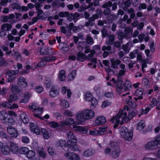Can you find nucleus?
I'll return each mask as SVG.
<instances>
[{
  "mask_svg": "<svg viewBox=\"0 0 160 160\" xmlns=\"http://www.w3.org/2000/svg\"><path fill=\"white\" fill-rule=\"evenodd\" d=\"M135 114L136 111L132 108H129L127 106H125L123 109L119 111L116 116L112 119L111 121L114 123V128H117L119 124L128 122Z\"/></svg>",
  "mask_w": 160,
  "mask_h": 160,
  "instance_id": "f257e3e1",
  "label": "nucleus"
},
{
  "mask_svg": "<svg viewBox=\"0 0 160 160\" xmlns=\"http://www.w3.org/2000/svg\"><path fill=\"white\" fill-rule=\"evenodd\" d=\"M67 134L68 139V144L66 143L65 141L60 140L57 143V146H60L65 151L68 150V148L73 150H76L77 148L76 138L72 132H69Z\"/></svg>",
  "mask_w": 160,
  "mask_h": 160,
  "instance_id": "f03ea898",
  "label": "nucleus"
},
{
  "mask_svg": "<svg viewBox=\"0 0 160 160\" xmlns=\"http://www.w3.org/2000/svg\"><path fill=\"white\" fill-rule=\"evenodd\" d=\"M111 81L112 84L117 86V92L119 94H121L122 92L130 89L131 87V83L129 81H125L123 85H122V80L121 79H119L118 78L117 82L114 78H112Z\"/></svg>",
  "mask_w": 160,
  "mask_h": 160,
  "instance_id": "7ed1b4c3",
  "label": "nucleus"
},
{
  "mask_svg": "<svg viewBox=\"0 0 160 160\" xmlns=\"http://www.w3.org/2000/svg\"><path fill=\"white\" fill-rule=\"evenodd\" d=\"M8 114L4 111L0 112V119L5 120L6 123H8L12 124L14 123V120L13 119L10 118L12 117H16L17 115L16 113L13 111H9L8 112Z\"/></svg>",
  "mask_w": 160,
  "mask_h": 160,
  "instance_id": "20e7f679",
  "label": "nucleus"
},
{
  "mask_svg": "<svg viewBox=\"0 0 160 160\" xmlns=\"http://www.w3.org/2000/svg\"><path fill=\"white\" fill-rule=\"evenodd\" d=\"M119 132L121 137L124 140L130 141L133 136V131L128 129L125 127H122L119 128Z\"/></svg>",
  "mask_w": 160,
  "mask_h": 160,
  "instance_id": "39448f33",
  "label": "nucleus"
},
{
  "mask_svg": "<svg viewBox=\"0 0 160 160\" xmlns=\"http://www.w3.org/2000/svg\"><path fill=\"white\" fill-rule=\"evenodd\" d=\"M52 80L50 78H47L45 80L44 84L48 88H52L49 92V94L50 97L54 98L57 97L59 94V92L56 87L53 86Z\"/></svg>",
  "mask_w": 160,
  "mask_h": 160,
  "instance_id": "423d86ee",
  "label": "nucleus"
},
{
  "mask_svg": "<svg viewBox=\"0 0 160 160\" xmlns=\"http://www.w3.org/2000/svg\"><path fill=\"white\" fill-rule=\"evenodd\" d=\"M94 53L95 51H91L88 56L87 57L84 54L80 52L77 54V59L81 61H82L84 60H89L95 64L97 62V59L95 58H92Z\"/></svg>",
  "mask_w": 160,
  "mask_h": 160,
  "instance_id": "0eeeda50",
  "label": "nucleus"
},
{
  "mask_svg": "<svg viewBox=\"0 0 160 160\" xmlns=\"http://www.w3.org/2000/svg\"><path fill=\"white\" fill-rule=\"evenodd\" d=\"M29 108L34 112V116L41 119L43 120V118L40 116L43 110L42 108H39L35 104H32L29 105Z\"/></svg>",
  "mask_w": 160,
  "mask_h": 160,
  "instance_id": "6e6552de",
  "label": "nucleus"
},
{
  "mask_svg": "<svg viewBox=\"0 0 160 160\" xmlns=\"http://www.w3.org/2000/svg\"><path fill=\"white\" fill-rule=\"evenodd\" d=\"M55 58L51 56L44 57L42 58L43 61L39 62L38 64L37 63H34L32 66L31 68L32 69H34L38 67H42L46 64V62L47 61H51L55 60Z\"/></svg>",
  "mask_w": 160,
  "mask_h": 160,
  "instance_id": "1a4fd4ad",
  "label": "nucleus"
},
{
  "mask_svg": "<svg viewBox=\"0 0 160 160\" xmlns=\"http://www.w3.org/2000/svg\"><path fill=\"white\" fill-rule=\"evenodd\" d=\"M85 117L83 110L77 112L76 116L77 124H81L84 122L86 120Z\"/></svg>",
  "mask_w": 160,
  "mask_h": 160,
  "instance_id": "9d476101",
  "label": "nucleus"
},
{
  "mask_svg": "<svg viewBox=\"0 0 160 160\" xmlns=\"http://www.w3.org/2000/svg\"><path fill=\"white\" fill-rule=\"evenodd\" d=\"M144 147L147 150H154L159 147L157 142L154 139L147 142Z\"/></svg>",
  "mask_w": 160,
  "mask_h": 160,
  "instance_id": "9b49d317",
  "label": "nucleus"
},
{
  "mask_svg": "<svg viewBox=\"0 0 160 160\" xmlns=\"http://www.w3.org/2000/svg\"><path fill=\"white\" fill-rule=\"evenodd\" d=\"M106 130V128H98L89 131L90 134L92 135H99L103 134Z\"/></svg>",
  "mask_w": 160,
  "mask_h": 160,
  "instance_id": "f8f14e48",
  "label": "nucleus"
},
{
  "mask_svg": "<svg viewBox=\"0 0 160 160\" xmlns=\"http://www.w3.org/2000/svg\"><path fill=\"white\" fill-rule=\"evenodd\" d=\"M38 146V143L37 141H33L32 143V147L33 148H36V152H38L39 155L42 158H44L46 156V153L44 152L43 149L42 148H38L37 149Z\"/></svg>",
  "mask_w": 160,
  "mask_h": 160,
  "instance_id": "ddd939ff",
  "label": "nucleus"
},
{
  "mask_svg": "<svg viewBox=\"0 0 160 160\" xmlns=\"http://www.w3.org/2000/svg\"><path fill=\"white\" fill-rule=\"evenodd\" d=\"M77 124V122L75 121L74 119L71 118H68L63 122H61V125L62 127H64L65 126H72V124Z\"/></svg>",
  "mask_w": 160,
  "mask_h": 160,
  "instance_id": "4468645a",
  "label": "nucleus"
},
{
  "mask_svg": "<svg viewBox=\"0 0 160 160\" xmlns=\"http://www.w3.org/2000/svg\"><path fill=\"white\" fill-rule=\"evenodd\" d=\"M83 110L86 120L92 119L94 117L95 113L93 110L88 109Z\"/></svg>",
  "mask_w": 160,
  "mask_h": 160,
  "instance_id": "2eb2a0df",
  "label": "nucleus"
},
{
  "mask_svg": "<svg viewBox=\"0 0 160 160\" xmlns=\"http://www.w3.org/2000/svg\"><path fill=\"white\" fill-rule=\"evenodd\" d=\"M76 124L73 125L72 126V128L76 132H79L83 134H86L87 132L88 128H87L85 127H82L79 126H77Z\"/></svg>",
  "mask_w": 160,
  "mask_h": 160,
  "instance_id": "dca6fc26",
  "label": "nucleus"
},
{
  "mask_svg": "<svg viewBox=\"0 0 160 160\" xmlns=\"http://www.w3.org/2000/svg\"><path fill=\"white\" fill-rule=\"evenodd\" d=\"M30 128L31 132L37 135H39L41 133V131L39 128L34 123H30Z\"/></svg>",
  "mask_w": 160,
  "mask_h": 160,
  "instance_id": "f3484780",
  "label": "nucleus"
},
{
  "mask_svg": "<svg viewBox=\"0 0 160 160\" xmlns=\"http://www.w3.org/2000/svg\"><path fill=\"white\" fill-rule=\"evenodd\" d=\"M7 131L11 137L16 138L18 136L17 130L13 127H9L8 128Z\"/></svg>",
  "mask_w": 160,
  "mask_h": 160,
  "instance_id": "a211bd4d",
  "label": "nucleus"
},
{
  "mask_svg": "<svg viewBox=\"0 0 160 160\" xmlns=\"http://www.w3.org/2000/svg\"><path fill=\"white\" fill-rule=\"evenodd\" d=\"M65 156L69 159L71 160H80L79 157L73 153H66Z\"/></svg>",
  "mask_w": 160,
  "mask_h": 160,
  "instance_id": "6ab92c4d",
  "label": "nucleus"
},
{
  "mask_svg": "<svg viewBox=\"0 0 160 160\" xmlns=\"http://www.w3.org/2000/svg\"><path fill=\"white\" fill-rule=\"evenodd\" d=\"M18 71H9L7 76V78L8 79V82H10L12 81L16 75L18 73Z\"/></svg>",
  "mask_w": 160,
  "mask_h": 160,
  "instance_id": "aec40b11",
  "label": "nucleus"
},
{
  "mask_svg": "<svg viewBox=\"0 0 160 160\" xmlns=\"http://www.w3.org/2000/svg\"><path fill=\"white\" fill-rule=\"evenodd\" d=\"M10 148L12 152L14 154L18 153V147L17 144L14 142H10Z\"/></svg>",
  "mask_w": 160,
  "mask_h": 160,
  "instance_id": "412c9836",
  "label": "nucleus"
},
{
  "mask_svg": "<svg viewBox=\"0 0 160 160\" xmlns=\"http://www.w3.org/2000/svg\"><path fill=\"white\" fill-rule=\"evenodd\" d=\"M143 94V90L141 88H139L137 90L135 93L136 97L134 98V99L137 101L138 99H141L143 98L142 95Z\"/></svg>",
  "mask_w": 160,
  "mask_h": 160,
  "instance_id": "4be33fe9",
  "label": "nucleus"
},
{
  "mask_svg": "<svg viewBox=\"0 0 160 160\" xmlns=\"http://www.w3.org/2000/svg\"><path fill=\"white\" fill-rule=\"evenodd\" d=\"M18 84L20 87L24 88L27 86L25 79L22 77H20L18 80Z\"/></svg>",
  "mask_w": 160,
  "mask_h": 160,
  "instance_id": "5701e85b",
  "label": "nucleus"
},
{
  "mask_svg": "<svg viewBox=\"0 0 160 160\" xmlns=\"http://www.w3.org/2000/svg\"><path fill=\"white\" fill-rule=\"evenodd\" d=\"M110 62L111 63V67L113 69L117 68L121 62L120 60L113 58L111 59Z\"/></svg>",
  "mask_w": 160,
  "mask_h": 160,
  "instance_id": "b1692460",
  "label": "nucleus"
},
{
  "mask_svg": "<svg viewBox=\"0 0 160 160\" xmlns=\"http://www.w3.org/2000/svg\"><path fill=\"white\" fill-rule=\"evenodd\" d=\"M47 124L49 127L54 128L60 129L62 127L61 124L59 125L58 123L53 121L48 122Z\"/></svg>",
  "mask_w": 160,
  "mask_h": 160,
  "instance_id": "393cba45",
  "label": "nucleus"
},
{
  "mask_svg": "<svg viewBox=\"0 0 160 160\" xmlns=\"http://www.w3.org/2000/svg\"><path fill=\"white\" fill-rule=\"evenodd\" d=\"M106 120L105 118L103 116H101L98 117L95 120V123L97 124H103Z\"/></svg>",
  "mask_w": 160,
  "mask_h": 160,
  "instance_id": "a878e982",
  "label": "nucleus"
},
{
  "mask_svg": "<svg viewBox=\"0 0 160 160\" xmlns=\"http://www.w3.org/2000/svg\"><path fill=\"white\" fill-rule=\"evenodd\" d=\"M76 76V72L75 70H72L68 75L67 78L68 81L73 80Z\"/></svg>",
  "mask_w": 160,
  "mask_h": 160,
  "instance_id": "bb28decb",
  "label": "nucleus"
},
{
  "mask_svg": "<svg viewBox=\"0 0 160 160\" xmlns=\"http://www.w3.org/2000/svg\"><path fill=\"white\" fill-rule=\"evenodd\" d=\"M2 105L3 107L9 108L11 109H14L15 108H18V105L15 103H14L12 105L10 106V104L8 102H3L2 103Z\"/></svg>",
  "mask_w": 160,
  "mask_h": 160,
  "instance_id": "cd10ccee",
  "label": "nucleus"
},
{
  "mask_svg": "<svg viewBox=\"0 0 160 160\" xmlns=\"http://www.w3.org/2000/svg\"><path fill=\"white\" fill-rule=\"evenodd\" d=\"M32 94L30 93H26L24 95V97L21 100L20 103H25L27 102L29 99Z\"/></svg>",
  "mask_w": 160,
  "mask_h": 160,
  "instance_id": "c85d7f7f",
  "label": "nucleus"
},
{
  "mask_svg": "<svg viewBox=\"0 0 160 160\" xmlns=\"http://www.w3.org/2000/svg\"><path fill=\"white\" fill-rule=\"evenodd\" d=\"M65 72L64 70H61L59 72L58 77L60 81H63L66 79Z\"/></svg>",
  "mask_w": 160,
  "mask_h": 160,
  "instance_id": "c756f323",
  "label": "nucleus"
},
{
  "mask_svg": "<svg viewBox=\"0 0 160 160\" xmlns=\"http://www.w3.org/2000/svg\"><path fill=\"white\" fill-rule=\"evenodd\" d=\"M41 131L44 138L46 139H48L50 136V131H48L44 128H42Z\"/></svg>",
  "mask_w": 160,
  "mask_h": 160,
  "instance_id": "7c9ffc66",
  "label": "nucleus"
},
{
  "mask_svg": "<svg viewBox=\"0 0 160 160\" xmlns=\"http://www.w3.org/2000/svg\"><path fill=\"white\" fill-rule=\"evenodd\" d=\"M21 119L23 122L25 124H27L29 122V119L26 114L22 112L20 114Z\"/></svg>",
  "mask_w": 160,
  "mask_h": 160,
  "instance_id": "2f4dec72",
  "label": "nucleus"
},
{
  "mask_svg": "<svg viewBox=\"0 0 160 160\" xmlns=\"http://www.w3.org/2000/svg\"><path fill=\"white\" fill-rule=\"evenodd\" d=\"M73 26V23H71L69 25L70 29L67 32L65 30V28L63 27H61V32L63 33L66 34L67 35H70V32L71 29L72 28V27Z\"/></svg>",
  "mask_w": 160,
  "mask_h": 160,
  "instance_id": "473e14b6",
  "label": "nucleus"
},
{
  "mask_svg": "<svg viewBox=\"0 0 160 160\" xmlns=\"http://www.w3.org/2000/svg\"><path fill=\"white\" fill-rule=\"evenodd\" d=\"M145 127L144 122L140 120L137 124V129L139 131L142 130Z\"/></svg>",
  "mask_w": 160,
  "mask_h": 160,
  "instance_id": "72a5a7b5",
  "label": "nucleus"
},
{
  "mask_svg": "<svg viewBox=\"0 0 160 160\" xmlns=\"http://www.w3.org/2000/svg\"><path fill=\"white\" fill-rule=\"evenodd\" d=\"M1 151L4 154L8 155L10 152V148L8 145H5L1 148Z\"/></svg>",
  "mask_w": 160,
  "mask_h": 160,
  "instance_id": "f704fd0d",
  "label": "nucleus"
},
{
  "mask_svg": "<svg viewBox=\"0 0 160 160\" xmlns=\"http://www.w3.org/2000/svg\"><path fill=\"white\" fill-rule=\"evenodd\" d=\"M85 100L88 102H90L93 98L92 97V94L89 92H86L84 95Z\"/></svg>",
  "mask_w": 160,
  "mask_h": 160,
  "instance_id": "c9c22d12",
  "label": "nucleus"
},
{
  "mask_svg": "<svg viewBox=\"0 0 160 160\" xmlns=\"http://www.w3.org/2000/svg\"><path fill=\"white\" fill-rule=\"evenodd\" d=\"M142 68L143 72H144V68L147 67L146 63L150 64L151 63V61L148 60V59H146V60H143L142 61Z\"/></svg>",
  "mask_w": 160,
  "mask_h": 160,
  "instance_id": "e433bc0d",
  "label": "nucleus"
},
{
  "mask_svg": "<svg viewBox=\"0 0 160 160\" xmlns=\"http://www.w3.org/2000/svg\"><path fill=\"white\" fill-rule=\"evenodd\" d=\"M12 28L11 25L8 23H5L2 25V29L4 31H9Z\"/></svg>",
  "mask_w": 160,
  "mask_h": 160,
  "instance_id": "4c0bfd02",
  "label": "nucleus"
},
{
  "mask_svg": "<svg viewBox=\"0 0 160 160\" xmlns=\"http://www.w3.org/2000/svg\"><path fill=\"white\" fill-rule=\"evenodd\" d=\"M61 105L63 107L65 108H68L69 107V103L67 101L65 100H61Z\"/></svg>",
  "mask_w": 160,
  "mask_h": 160,
  "instance_id": "58836bf2",
  "label": "nucleus"
},
{
  "mask_svg": "<svg viewBox=\"0 0 160 160\" xmlns=\"http://www.w3.org/2000/svg\"><path fill=\"white\" fill-rule=\"evenodd\" d=\"M79 16V15L78 13H74V15L72 14H69L68 13V15L66 16L67 17V19L69 20L72 21L74 18L75 19L78 18Z\"/></svg>",
  "mask_w": 160,
  "mask_h": 160,
  "instance_id": "ea45409f",
  "label": "nucleus"
},
{
  "mask_svg": "<svg viewBox=\"0 0 160 160\" xmlns=\"http://www.w3.org/2000/svg\"><path fill=\"white\" fill-rule=\"evenodd\" d=\"M18 99V97L17 96L12 94L9 96L8 101V102L10 103L12 102H14L17 101Z\"/></svg>",
  "mask_w": 160,
  "mask_h": 160,
  "instance_id": "a19ab883",
  "label": "nucleus"
},
{
  "mask_svg": "<svg viewBox=\"0 0 160 160\" xmlns=\"http://www.w3.org/2000/svg\"><path fill=\"white\" fill-rule=\"evenodd\" d=\"M91 102V107L93 108L95 107L98 104V101L96 98H93L90 101Z\"/></svg>",
  "mask_w": 160,
  "mask_h": 160,
  "instance_id": "79ce46f5",
  "label": "nucleus"
},
{
  "mask_svg": "<svg viewBox=\"0 0 160 160\" xmlns=\"http://www.w3.org/2000/svg\"><path fill=\"white\" fill-rule=\"evenodd\" d=\"M11 90L12 92L15 94H17L18 93L21 91L20 89L18 88L17 86L15 85H12Z\"/></svg>",
  "mask_w": 160,
  "mask_h": 160,
  "instance_id": "37998d69",
  "label": "nucleus"
},
{
  "mask_svg": "<svg viewBox=\"0 0 160 160\" xmlns=\"http://www.w3.org/2000/svg\"><path fill=\"white\" fill-rule=\"evenodd\" d=\"M29 150L27 148L24 147L20 149L19 152L20 153L26 155Z\"/></svg>",
  "mask_w": 160,
  "mask_h": 160,
  "instance_id": "c03bdc74",
  "label": "nucleus"
},
{
  "mask_svg": "<svg viewBox=\"0 0 160 160\" xmlns=\"http://www.w3.org/2000/svg\"><path fill=\"white\" fill-rule=\"evenodd\" d=\"M60 46L62 47V49L64 51H68L69 49V47L68 45L63 43H61Z\"/></svg>",
  "mask_w": 160,
  "mask_h": 160,
  "instance_id": "a18cd8bd",
  "label": "nucleus"
},
{
  "mask_svg": "<svg viewBox=\"0 0 160 160\" xmlns=\"http://www.w3.org/2000/svg\"><path fill=\"white\" fill-rule=\"evenodd\" d=\"M129 44H131L130 43L128 42L126 44L124 45L122 47V48L124 52L126 53H128L130 50V47H128Z\"/></svg>",
  "mask_w": 160,
  "mask_h": 160,
  "instance_id": "49530a36",
  "label": "nucleus"
},
{
  "mask_svg": "<svg viewBox=\"0 0 160 160\" xmlns=\"http://www.w3.org/2000/svg\"><path fill=\"white\" fill-rule=\"evenodd\" d=\"M35 155L34 152L30 150L26 155V156L28 158H31L33 157Z\"/></svg>",
  "mask_w": 160,
  "mask_h": 160,
  "instance_id": "de8ad7c7",
  "label": "nucleus"
},
{
  "mask_svg": "<svg viewBox=\"0 0 160 160\" xmlns=\"http://www.w3.org/2000/svg\"><path fill=\"white\" fill-rule=\"evenodd\" d=\"M92 154V151L90 150H87L84 151L83 155L85 157H88Z\"/></svg>",
  "mask_w": 160,
  "mask_h": 160,
  "instance_id": "09e8293b",
  "label": "nucleus"
},
{
  "mask_svg": "<svg viewBox=\"0 0 160 160\" xmlns=\"http://www.w3.org/2000/svg\"><path fill=\"white\" fill-rule=\"evenodd\" d=\"M111 103L108 101H105L102 103L101 107L102 108H105L110 105Z\"/></svg>",
  "mask_w": 160,
  "mask_h": 160,
  "instance_id": "8fccbe9b",
  "label": "nucleus"
},
{
  "mask_svg": "<svg viewBox=\"0 0 160 160\" xmlns=\"http://www.w3.org/2000/svg\"><path fill=\"white\" fill-rule=\"evenodd\" d=\"M64 115L66 116L71 117L72 116L73 114L71 111L67 110L64 112Z\"/></svg>",
  "mask_w": 160,
  "mask_h": 160,
  "instance_id": "3c124183",
  "label": "nucleus"
},
{
  "mask_svg": "<svg viewBox=\"0 0 160 160\" xmlns=\"http://www.w3.org/2000/svg\"><path fill=\"white\" fill-rule=\"evenodd\" d=\"M35 91L38 93H41L43 90V88L41 86H36L35 89Z\"/></svg>",
  "mask_w": 160,
  "mask_h": 160,
  "instance_id": "603ef678",
  "label": "nucleus"
},
{
  "mask_svg": "<svg viewBox=\"0 0 160 160\" xmlns=\"http://www.w3.org/2000/svg\"><path fill=\"white\" fill-rule=\"evenodd\" d=\"M2 52L0 49V66L4 64L5 62V60L2 58Z\"/></svg>",
  "mask_w": 160,
  "mask_h": 160,
  "instance_id": "864d4df0",
  "label": "nucleus"
},
{
  "mask_svg": "<svg viewBox=\"0 0 160 160\" xmlns=\"http://www.w3.org/2000/svg\"><path fill=\"white\" fill-rule=\"evenodd\" d=\"M109 40L108 42H107L108 44H112L113 41L114 39V36L113 35H111L107 38Z\"/></svg>",
  "mask_w": 160,
  "mask_h": 160,
  "instance_id": "5fc2aeb1",
  "label": "nucleus"
},
{
  "mask_svg": "<svg viewBox=\"0 0 160 160\" xmlns=\"http://www.w3.org/2000/svg\"><path fill=\"white\" fill-rule=\"evenodd\" d=\"M138 52V50L136 49L133 52H131L130 54V56L131 58H133L136 57V54Z\"/></svg>",
  "mask_w": 160,
  "mask_h": 160,
  "instance_id": "6e6d98bb",
  "label": "nucleus"
},
{
  "mask_svg": "<svg viewBox=\"0 0 160 160\" xmlns=\"http://www.w3.org/2000/svg\"><path fill=\"white\" fill-rule=\"evenodd\" d=\"M157 104L156 99L155 98H153L151 101L150 105V107L152 108L155 106Z\"/></svg>",
  "mask_w": 160,
  "mask_h": 160,
  "instance_id": "4d7b16f0",
  "label": "nucleus"
},
{
  "mask_svg": "<svg viewBox=\"0 0 160 160\" xmlns=\"http://www.w3.org/2000/svg\"><path fill=\"white\" fill-rule=\"evenodd\" d=\"M87 42L88 43L91 45H92L93 43V41L92 38L89 36H88L87 37Z\"/></svg>",
  "mask_w": 160,
  "mask_h": 160,
  "instance_id": "13d9d810",
  "label": "nucleus"
},
{
  "mask_svg": "<svg viewBox=\"0 0 160 160\" xmlns=\"http://www.w3.org/2000/svg\"><path fill=\"white\" fill-rule=\"evenodd\" d=\"M132 32V30L130 27H128L126 28L125 29V33L126 34H131Z\"/></svg>",
  "mask_w": 160,
  "mask_h": 160,
  "instance_id": "bf43d9fd",
  "label": "nucleus"
},
{
  "mask_svg": "<svg viewBox=\"0 0 160 160\" xmlns=\"http://www.w3.org/2000/svg\"><path fill=\"white\" fill-rule=\"evenodd\" d=\"M150 109L149 108H146L145 110H141V114L139 115V117H140L141 115L143 114H146L150 110Z\"/></svg>",
  "mask_w": 160,
  "mask_h": 160,
  "instance_id": "052dcab7",
  "label": "nucleus"
},
{
  "mask_svg": "<svg viewBox=\"0 0 160 160\" xmlns=\"http://www.w3.org/2000/svg\"><path fill=\"white\" fill-rule=\"evenodd\" d=\"M68 15V12H60L59 13V16L61 17H64L67 16Z\"/></svg>",
  "mask_w": 160,
  "mask_h": 160,
  "instance_id": "680f3d73",
  "label": "nucleus"
},
{
  "mask_svg": "<svg viewBox=\"0 0 160 160\" xmlns=\"http://www.w3.org/2000/svg\"><path fill=\"white\" fill-rule=\"evenodd\" d=\"M41 53L42 54H49L50 52H49V51L48 50V49H47V50H46L45 48H42L41 49Z\"/></svg>",
  "mask_w": 160,
  "mask_h": 160,
  "instance_id": "e2e57ef3",
  "label": "nucleus"
},
{
  "mask_svg": "<svg viewBox=\"0 0 160 160\" xmlns=\"http://www.w3.org/2000/svg\"><path fill=\"white\" fill-rule=\"evenodd\" d=\"M22 141L24 143H27L29 142V139L27 137H23L22 138Z\"/></svg>",
  "mask_w": 160,
  "mask_h": 160,
  "instance_id": "0e129e2a",
  "label": "nucleus"
},
{
  "mask_svg": "<svg viewBox=\"0 0 160 160\" xmlns=\"http://www.w3.org/2000/svg\"><path fill=\"white\" fill-rule=\"evenodd\" d=\"M128 13H131L130 15L131 18H133L135 16V14L133 13L134 10L132 8L130 9L128 11Z\"/></svg>",
  "mask_w": 160,
  "mask_h": 160,
  "instance_id": "69168bd1",
  "label": "nucleus"
},
{
  "mask_svg": "<svg viewBox=\"0 0 160 160\" xmlns=\"http://www.w3.org/2000/svg\"><path fill=\"white\" fill-rule=\"evenodd\" d=\"M154 140L157 142L158 145H160V133L155 137Z\"/></svg>",
  "mask_w": 160,
  "mask_h": 160,
  "instance_id": "338daca9",
  "label": "nucleus"
},
{
  "mask_svg": "<svg viewBox=\"0 0 160 160\" xmlns=\"http://www.w3.org/2000/svg\"><path fill=\"white\" fill-rule=\"evenodd\" d=\"M11 8L13 9H18L19 8V6L17 3H13L11 5Z\"/></svg>",
  "mask_w": 160,
  "mask_h": 160,
  "instance_id": "774afa93",
  "label": "nucleus"
}]
</instances>
